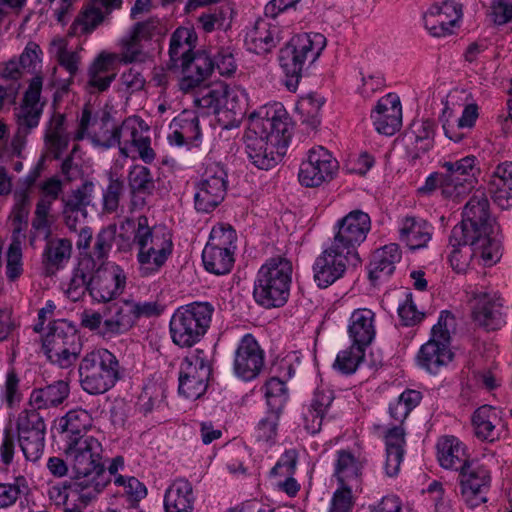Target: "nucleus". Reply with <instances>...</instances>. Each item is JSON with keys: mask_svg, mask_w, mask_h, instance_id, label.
<instances>
[{"mask_svg": "<svg viewBox=\"0 0 512 512\" xmlns=\"http://www.w3.org/2000/svg\"><path fill=\"white\" fill-rule=\"evenodd\" d=\"M291 130V119L281 103L260 107L249 116L245 134L248 158L259 169L274 167L286 153Z\"/></svg>", "mask_w": 512, "mask_h": 512, "instance_id": "1", "label": "nucleus"}, {"mask_svg": "<svg viewBox=\"0 0 512 512\" xmlns=\"http://www.w3.org/2000/svg\"><path fill=\"white\" fill-rule=\"evenodd\" d=\"M65 455L81 488V499L91 500L109 483L102 462V445L94 437H73L66 440Z\"/></svg>", "mask_w": 512, "mask_h": 512, "instance_id": "2", "label": "nucleus"}, {"mask_svg": "<svg viewBox=\"0 0 512 512\" xmlns=\"http://www.w3.org/2000/svg\"><path fill=\"white\" fill-rule=\"evenodd\" d=\"M196 37L188 28L176 29L170 38L169 68H181L180 89L188 92L199 86L213 71L211 56L205 51L193 53Z\"/></svg>", "mask_w": 512, "mask_h": 512, "instance_id": "3", "label": "nucleus"}, {"mask_svg": "<svg viewBox=\"0 0 512 512\" xmlns=\"http://www.w3.org/2000/svg\"><path fill=\"white\" fill-rule=\"evenodd\" d=\"M326 47V38L320 33L294 36L280 50L279 61L286 74L285 86L289 91L298 87L302 72L313 64Z\"/></svg>", "mask_w": 512, "mask_h": 512, "instance_id": "4", "label": "nucleus"}, {"mask_svg": "<svg viewBox=\"0 0 512 512\" xmlns=\"http://www.w3.org/2000/svg\"><path fill=\"white\" fill-rule=\"evenodd\" d=\"M449 262L457 273L469 268L474 256L479 255L485 266H492L501 257V244L497 238H482L465 234L462 226H454L449 236Z\"/></svg>", "mask_w": 512, "mask_h": 512, "instance_id": "5", "label": "nucleus"}, {"mask_svg": "<svg viewBox=\"0 0 512 512\" xmlns=\"http://www.w3.org/2000/svg\"><path fill=\"white\" fill-rule=\"evenodd\" d=\"M291 262L281 256L270 258L259 269L254 286L255 300L267 307H280L289 297Z\"/></svg>", "mask_w": 512, "mask_h": 512, "instance_id": "6", "label": "nucleus"}, {"mask_svg": "<svg viewBox=\"0 0 512 512\" xmlns=\"http://www.w3.org/2000/svg\"><path fill=\"white\" fill-rule=\"evenodd\" d=\"M149 127L139 117L126 118L120 125H113L96 137V142L105 148L119 147L122 156L129 157L131 148H135L140 158L150 163L155 159V152L150 146L147 135Z\"/></svg>", "mask_w": 512, "mask_h": 512, "instance_id": "7", "label": "nucleus"}, {"mask_svg": "<svg viewBox=\"0 0 512 512\" xmlns=\"http://www.w3.org/2000/svg\"><path fill=\"white\" fill-rule=\"evenodd\" d=\"M79 378L82 389L99 395L111 389L119 379V363L107 349H96L87 353L79 364Z\"/></svg>", "mask_w": 512, "mask_h": 512, "instance_id": "8", "label": "nucleus"}, {"mask_svg": "<svg viewBox=\"0 0 512 512\" xmlns=\"http://www.w3.org/2000/svg\"><path fill=\"white\" fill-rule=\"evenodd\" d=\"M213 311L208 302H194L179 308L170 321L173 342L180 347H191L200 341L210 326Z\"/></svg>", "mask_w": 512, "mask_h": 512, "instance_id": "9", "label": "nucleus"}, {"mask_svg": "<svg viewBox=\"0 0 512 512\" xmlns=\"http://www.w3.org/2000/svg\"><path fill=\"white\" fill-rule=\"evenodd\" d=\"M43 349L52 363L68 368L77 360L82 350V341L73 325L66 320H57L50 326Z\"/></svg>", "mask_w": 512, "mask_h": 512, "instance_id": "10", "label": "nucleus"}, {"mask_svg": "<svg viewBox=\"0 0 512 512\" xmlns=\"http://www.w3.org/2000/svg\"><path fill=\"white\" fill-rule=\"evenodd\" d=\"M454 326V317L449 311H442L438 322L432 328V337L419 352L418 360L422 367L431 373L452 360L449 350L450 328Z\"/></svg>", "mask_w": 512, "mask_h": 512, "instance_id": "11", "label": "nucleus"}, {"mask_svg": "<svg viewBox=\"0 0 512 512\" xmlns=\"http://www.w3.org/2000/svg\"><path fill=\"white\" fill-rule=\"evenodd\" d=\"M236 238L235 231L229 225L219 224L213 227L202 252L203 264L207 271L217 275L230 271L234 262L231 247Z\"/></svg>", "mask_w": 512, "mask_h": 512, "instance_id": "12", "label": "nucleus"}, {"mask_svg": "<svg viewBox=\"0 0 512 512\" xmlns=\"http://www.w3.org/2000/svg\"><path fill=\"white\" fill-rule=\"evenodd\" d=\"M210 374L209 355L203 350H196L187 356L181 365L179 393L188 399H198L207 389Z\"/></svg>", "mask_w": 512, "mask_h": 512, "instance_id": "13", "label": "nucleus"}, {"mask_svg": "<svg viewBox=\"0 0 512 512\" xmlns=\"http://www.w3.org/2000/svg\"><path fill=\"white\" fill-rule=\"evenodd\" d=\"M441 192L446 198H459L467 194L476 181L479 169L474 156H466L457 161L442 164Z\"/></svg>", "mask_w": 512, "mask_h": 512, "instance_id": "14", "label": "nucleus"}, {"mask_svg": "<svg viewBox=\"0 0 512 512\" xmlns=\"http://www.w3.org/2000/svg\"><path fill=\"white\" fill-rule=\"evenodd\" d=\"M337 232L331 243L345 251L354 261L360 257L357 247L366 239L371 228V220L367 213L354 210L337 223Z\"/></svg>", "mask_w": 512, "mask_h": 512, "instance_id": "15", "label": "nucleus"}, {"mask_svg": "<svg viewBox=\"0 0 512 512\" xmlns=\"http://www.w3.org/2000/svg\"><path fill=\"white\" fill-rule=\"evenodd\" d=\"M226 178L227 173L222 166L218 164L207 166L194 195L197 211L208 213L223 201L227 189Z\"/></svg>", "mask_w": 512, "mask_h": 512, "instance_id": "16", "label": "nucleus"}, {"mask_svg": "<svg viewBox=\"0 0 512 512\" xmlns=\"http://www.w3.org/2000/svg\"><path fill=\"white\" fill-rule=\"evenodd\" d=\"M463 17V8L455 0L436 1L423 13V24L433 37L451 35Z\"/></svg>", "mask_w": 512, "mask_h": 512, "instance_id": "17", "label": "nucleus"}, {"mask_svg": "<svg viewBox=\"0 0 512 512\" xmlns=\"http://www.w3.org/2000/svg\"><path fill=\"white\" fill-rule=\"evenodd\" d=\"M159 22L154 18L135 23L130 31L119 40L120 62L128 64L144 62L148 58L145 43L150 41L158 29Z\"/></svg>", "mask_w": 512, "mask_h": 512, "instance_id": "18", "label": "nucleus"}, {"mask_svg": "<svg viewBox=\"0 0 512 512\" xmlns=\"http://www.w3.org/2000/svg\"><path fill=\"white\" fill-rule=\"evenodd\" d=\"M359 262L331 243L314 262V280L319 287L326 288L341 278L348 266L355 267Z\"/></svg>", "mask_w": 512, "mask_h": 512, "instance_id": "19", "label": "nucleus"}, {"mask_svg": "<svg viewBox=\"0 0 512 512\" xmlns=\"http://www.w3.org/2000/svg\"><path fill=\"white\" fill-rule=\"evenodd\" d=\"M42 90V78L34 77L24 94V98L19 107L14 110V117L17 124V132L15 141L21 142L39 124L42 115V107L40 104V95Z\"/></svg>", "mask_w": 512, "mask_h": 512, "instance_id": "20", "label": "nucleus"}, {"mask_svg": "<svg viewBox=\"0 0 512 512\" xmlns=\"http://www.w3.org/2000/svg\"><path fill=\"white\" fill-rule=\"evenodd\" d=\"M337 168L338 163L328 150L321 146L312 148L300 165L299 181L306 187H318L331 180Z\"/></svg>", "mask_w": 512, "mask_h": 512, "instance_id": "21", "label": "nucleus"}, {"mask_svg": "<svg viewBox=\"0 0 512 512\" xmlns=\"http://www.w3.org/2000/svg\"><path fill=\"white\" fill-rule=\"evenodd\" d=\"M462 221L456 226H462L465 234L477 238H496L489 214V202L483 191H476L466 203Z\"/></svg>", "mask_w": 512, "mask_h": 512, "instance_id": "22", "label": "nucleus"}, {"mask_svg": "<svg viewBox=\"0 0 512 512\" xmlns=\"http://www.w3.org/2000/svg\"><path fill=\"white\" fill-rule=\"evenodd\" d=\"M126 284L123 269L114 264H101L90 278V296L98 302H111Z\"/></svg>", "mask_w": 512, "mask_h": 512, "instance_id": "23", "label": "nucleus"}, {"mask_svg": "<svg viewBox=\"0 0 512 512\" xmlns=\"http://www.w3.org/2000/svg\"><path fill=\"white\" fill-rule=\"evenodd\" d=\"M490 473L476 461H469L460 470L462 494L466 502L475 507L487 501L486 493L490 486Z\"/></svg>", "mask_w": 512, "mask_h": 512, "instance_id": "24", "label": "nucleus"}, {"mask_svg": "<svg viewBox=\"0 0 512 512\" xmlns=\"http://www.w3.org/2000/svg\"><path fill=\"white\" fill-rule=\"evenodd\" d=\"M264 366V353L250 334L245 335L235 352L234 372L249 381L257 377Z\"/></svg>", "mask_w": 512, "mask_h": 512, "instance_id": "25", "label": "nucleus"}, {"mask_svg": "<svg viewBox=\"0 0 512 512\" xmlns=\"http://www.w3.org/2000/svg\"><path fill=\"white\" fill-rule=\"evenodd\" d=\"M371 119L378 133L393 135L402 124V107L400 99L395 94L382 97L371 112Z\"/></svg>", "mask_w": 512, "mask_h": 512, "instance_id": "26", "label": "nucleus"}, {"mask_svg": "<svg viewBox=\"0 0 512 512\" xmlns=\"http://www.w3.org/2000/svg\"><path fill=\"white\" fill-rule=\"evenodd\" d=\"M135 309L132 301H115L105 306L102 333L112 335L127 332L136 321Z\"/></svg>", "mask_w": 512, "mask_h": 512, "instance_id": "27", "label": "nucleus"}, {"mask_svg": "<svg viewBox=\"0 0 512 512\" xmlns=\"http://www.w3.org/2000/svg\"><path fill=\"white\" fill-rule=\"evenodd\" d=\"M117 54L101 52L88 70V87L91 92H103L116 77L115 63Z\"/></svg>", "mask_w": 512, "mask_h": 512, "instance_id": "28", "label": "nucleus"}, {"mask_svg": "<svg viewBox=\"0 0 512 512\" xmlns=\"http://www.w3.org/2000/svg\"><path fill=\"white\" fill-rule=\"evenodd\" d=\"M70 142V134L66 126L64 114L55 112L47 123L44 134V146L46 153L54 159H59L67 150Z\"/></svg>", "mask_w": 512, "mask_h": 512, "instance_id": "29", "label": "nucleus"}, {"mask_svg": "<svg viewBox=\"0 0 512 512\" xmlns=\"http://www.w3.org/2000/svg\"><path fill=\"white\" fill-rule=\"evenodd\" d=\"M502 300L499 296L483 293L477 297V303L473 310V318L487 330L498 329L503 323Z\"/></svg>", "mask_w": 512, "mask_h": 512, "instance_id": "30", "label": "nucleus"}, {"mask_svg": "<svg viewBox=\"0 0 512 512\" xmlns=\"http://www.w3.org/2000/svg\"><path fill=\"white\" fill-rule=\"evenodd\" d=\"M375 314L370 309H356L350 317L348 334L351 341L368 347L375 338Z\"/></svg>", "mask_w": 512, "mask_h": 512, "instance_id": "31", "label": "nucleus"}, {"mask_svg": "<svg viewBox=\"0 0 512 512\" xmlns=\"http://www.w3.org/2000/svg\"><path fill=\"white\" fill-rule=\"evenodd\" d=\"M500 423L499 411L489 405L479 407L472 417L475 436L482 441L494 442L499 439Z\"/></svg>", "mask_w": 512, "mask_h": 512, "instance_id": "32", "label": "nucleus"}, {"mask_svg": "<svg viewBox=\"0 0 512 512\" xmlns=\"http://www.w3.org/2000/svg\"><path fill=\"white\" fill-rule=\"evenodd\" d=\"M194 500L191 483L186 479H177L166 490L165 512H192Z\"/></svg>", "mask_w": 512, "mask_h": 512, "instance_id": "33", "label": "nucleus"}, {"mask_svg": "<svg viewBox=\"0 0 512 512\" xmlns=\"http://www.w3.org/2000/svg\"><path fill=\"white\" fill-rule=\"evenodd\" d=\"M128 186L133 206H144L145 197L155 190V180L150 169L143 165H134L128 174Z\"/></svg>", "mask_w": 512, "mask_h": 512, "instance_id": "34", "label": "nucleus"}, {"mask_svg": "<svg viewBox=\"0 0 512 512\" xmlns=\"http://www.w3.org/2000/svg\"><path fill=\"white\" fill-rule=\"evenodd\" d=\"M279 41L278 29L264 20H259L246 34L245 42L250 51L264 54L271 51Z\"/></svg>", "mask_w": 512, "mask_h": 512, "instance_id": "35", "label": "nucleus"}, {"mask_svg": "<svg viewBox=\"0 0 512 512\" xmlns=\"http://www.w3.org/2000/svg\"><path fill=\"white\" fill-rule=\"evenodd\" d=\"M400 240L409 249L416 250L426 247L432 238L431 227L426 221L415 217H406L402 220L399 228Z\"/></svg>", "mask_w": 512, "mask_h": 512, "instance_id": "36", "label": "nucleus"}, {"mask_svg": "<svg viewBox=\"0 0 512 512\" xmlns=\"http://www.w3.org/2000/svg\"><path fill=\"white\" fill-rule=\"evenodd\" d=\"M72 254V242L66 238H50L46 240L43 251V264L47 275H53L62 268Z\"/></svg>", "mask_w": 512, "mask_h": 512, "instance_id": "37", "label": "nucleus"}, {"mask_svg": "<svg viewBox=\"0 0 512 512\" xmlns=\"http://www.w3.org/2000/svg\"><path fill=\"white\" fill-rule=\"evenodd\" d=\"M401 259L399 246L391 243L374 252L370 263L369 278L376 281L390 276L395 270V264Z\"/></svg>", "mask_w": 512, "mask_h": 512, "instance_id": "38", "label": "nucleus"}, {"mask_svg": "<svg viewBox=\"0 0 512 512\" xmlns=\"http://www.w3.org/2000/svg\"><path fill=\"white\" fill-rule=\"evenodd\" d=\"M172 242L171 235L163 228H151L146 216H140L137 219V225L134 231L133 243L138 251L144 249L158 248L161 244Z\"/></svg>", "mask_w": 512, "mask_h": 512, "instance_id": "39", "label": "nucleus"}, {"mask_svg": "<svg viewBox=\"0 0 512 512\" xmlns=\"http://www.w3.org/2000/svg\"><path fill=\"white\" fill-rule=\"evenodd\" d=\"M438 460L445 469L461 470L468 463L463 444L454 436L441 438L437 443Z\"/></svg>", "mask_w": 512, "mask_h": 512, "instance_id": "40", "label": "nucleus"}, {"mask_svg": "<svg viewBox=\"0 0 512 512\" xmlns=\"http://www.w3.org/2000/svg\"><path fill=\"white\" fill-rule=\"evenodd\" d=\"M69 394V386L65 381H56L44 388L33 390L30 405L35 409H46L61 404Z\"/></svg>", "mask_w": 512, "mask_h": 512, "instance_id": "41", "label": "nucleus"}, {"mask_svg": "<svg viewBox=\"0 0 512 512\" xmlns=\"http://www.w3.org/2000/svg\"><path fill=\"white\" fill-rule=\"evenodd\" d=\"M448 116H450V112L445 109L443 112V129L445 135L454 142H459L465 136L463 130L471 129L474 126L478 117V108L475 104L467 105L461 117L455 121H451Z\"/></svg>", "mask_w": 512, "mask_h": 512, "instance_id": "42", "label": "nucleus"}, {"mask_svg": "<svg viewBox=\"0 0 512 512\" xmlns=\"http://www.w3.org/2000/svg\"><path fill=\"white\" fill-rule=\"evenodd\" d=\"M173 243L161 244L158 248L144 249L138 251L137 259L139 270L142 276H149L165 264L169 255L172 253Z\"/></svg>", "mask_w": 512, "mask_h": 512, "instance_id": "43", "label": "nucleus"}, {"mask_svg": "<svg viewBox=\"0 0 512 512\" xmlns=\"http://www.w3.org/2000/svg\"><path fill=\"white\" fill-rule=\"evenodd\" d=\"M52 208L46 200H38L34 216L31 222L30 244L33 245L37 238L48 240L52 235V225L55 221L51 214Z\"/></svg>", "mask_w": 512, "mask_h": 512, "instance_id": "44", "label": "nucleus"}, {"mask_svg": "<svg viewBox=\"0 0 512 512\" xmlns=\"http://www.w3.org/2000/svg\"><path fill=\"white\" fill-rule=\"evenodd\" d=\"M91 258L83 259L74 269L68 283L66 294L72 301H78L88 291L90 293Z\"/></svg>", "mask_w": 512, "mask_h": 512, "instance_id": "45", "label": "nucleus"}, {"mask_svg": "<svg viewBox=\"0 0 512 512\" xmlns=\"http://www.w3.org/2000/svg\"><path fill=\"white\" fill-rule=\"evenodd\" d=\"M361 463L348 451H338V458L335 467V476L340 485H359Z\"/></svg>", "mask_w": 512, "mask_h": 512, "instance_id": "46", "label": "nucleus"}, {"mask_svg": "<svg viewBox=\"0 0 512 512\" xmlns=\"http://www.w3.org/2000/svg\"><path fill=\"white\" fill-rule=\"evenodd\" d=\"M407 140L415 145L416 156L427 152L433 145L434 123L428 119L414 121L406 135Z\"/></svg>", "mask_w": 512, "mask_h": 512, "instance_id": "47", "label": "nucleus"}, {"mask_svg": "<svg viewBox=\"0 0 512 512\" xmlns=\"http://www.w3.org/2000/svg\"><path fill=\"white\" fill-rule=\"evenodd\" d=\"M89 422L90 418L85 410H71L60 420V427L67 440H72L73 437H90L84 434Z\"/></svg>", "mask_w": 512, "mask_h": 512, "instance_id": "48", "label": "nucleus"}, {"mask_svg": "<svg viewBox=\"0 0 512 512\" xmlns=\"http://www.w3.org/2000/svg\"><path fill=\"white\" fill-rule=\"evenodd\" d=\"M46 431L18 430L20 447L27 460H38L44 450Z\"/></svg>", "mask_w": 512, "mask_h": 512, "instance_id": "49", "label": "nucleus"}, {"mask_svg": "<svg viewBox=\"0 0 512 512\" xmlns=\"http://www.w3.org/2000/svg\"><path fill=\"white\" fill-rule=\"evenodd\" d=\"M225 95V84L217 83L212 87L202 88L194 98L197 107L207 111V113H220L221 101Z\"/></svg>", "mask_w": 512, "mask_h": 512, "instance_id": "50", "label": "nucleus"}, {"mask_svg": "<svg viewBox=\"0 0 512 512\" xmlns=\"http://www.w3.org/2000/svg\"><path fill=\"white\" fill-rule=\"evenodd\" d=\"M366 348L352 342L349 348L338 353L334 366L342 373H354L364 360Z\"/></svg>", "mask_w": 512, "mask_h": 512, "instance_id": "51", "label": "nucleus"}, {"mask_svg": "<svg viewBox=\"0 0 512 512\" xmlns=\"http://www.w3.org/2000/svg\"><path fill=\"white\" fill-rule=\"evenodd\" d=\"M94 184L90 181L84 182L80 187L73 190L67 197L62 198L63 208L87 211L86 207L92 201Z\"/></svg>", "mask_w": 512, "mask_h": 512, "instance_id": "52", "label": "nucleus"}, {"mask_svg": "<svg viewBox=\"0 0 512 512\" xmlns=\"http://www.w3.org/2000/svg\"><path fill=\"white\" fill-rule=\"evenodd\" d=\"M265 396L271 410L280 412L287 400L285 383L277 377L270 378L265 384Z\"/></svg>", "mask_w": 512, "mask_h": 512, "instance_id": "53", "label": "nucleus"}, {"mask_svg": "<svg viewBox=\"0 0 512 512\" xmlns=\"http://www.w3.org/2000/svg\"><path fill=\"white\" fill-rule=\"evenodd\" d=\"M23 273L21 242L14 239L6 252V276L9 281L17 280Z\"/></svg>", "mask_w": 512, "mask_h": 512, "instance_id": "54", "label": "nucleus"}, {"mask_svg": "<svg viewBox=\"0 0 512 512\" xmlns=\"http://www.w3.org/2000/svg\"><path fill=\"white\" fill-rule=\"evenodd\" d=\"M124 192V182L119 178L110 176L109 183L103 191L102 206L105 213H114L117 211L120 199Z\"/></svg>", "mask_w": 512, "mask_h": 512, "instance_id": "55", "label": "nucleus"}, {"mask_svg": "<svg viewBox=\"0 0 512 512\" xmlns=\"http://www.w3.org/2000/svg\"><path fill=\"white\" fill-rule=\"evenodd\" d=\"M27 490L24 477H17L13 483H0V508L12 506Z\"/></svg>", "mask_w": 512, "mask_h": 512, "instance_id": "56", "label": "nucleus"}, {"mask_svg": "<svg viewBox=\"0 0 512 512\" xmlns=\"http://www.w3.org/2000/svg\"><path fill=\"white\" fill-rule=\"evenodd\" d=\"M104 17L100 8L91 5L82 11L74 24L80 28L81 33L88 34L104 21Z\"/></svg>", "mask_w": 512, "mask_h": 512, "instance_id": "57", "label": "nucleus"}, {"mask_svg": "<svg viewBox=\"0 0 512 512\" xmlns=\"http://www.w3.org/2000/svg\"><path fill=\"white\" fill-rule=\"evenodd\" d=\"M246 104V97L243 91L236 88H229L225 85V95L221 101V111H228L234 115H242Z\"/></svg>", "mask_w": 512, "mask_h": 512, "instance_id": "58", "label": "nucleus"}, {"mask_svg": "<svg viewBox=\"0 0 512 512\" xmlns=\"http://www.w3.org/2000/svg\"><path fill=\"white\" fill-rule=\"evenodd\" d=\"M14 233H20L23 225L27 224L29 215V196L27 192L15 193V206L13 208Z\"/></svg>", "mask_w": 512, "mask_h": 512, "instance_id": "59", "label": "nucleus"}, {"mask_svg": "<svg viewBox=\"0 0 512 512\" xmlns=\"http://www.w3.org/2000/svg\"><path fill=\"white\" fill-rule=\"evenodd\" d=\"M115 233V226H108L97 234L93 248V257L98 261H103L108 256L115 239Z\"/></svg>", "mask_w": 512, "mask_h": 512, "instance_id": "60", "label": "nucleus"}, {"mask_svg": "<svg viewBox=\"0 0 512 512\" xmlns=\"http://www.w3.org/2000/svg\"><path fill=\"white\" fill-rule=\"evenodd\" d=\"M278 411L270 410L265 418H263L255 430V437L258 441L269 442L276 436L278 419Z\"/></svg>", "mask_w": 512, "mask_h": 512, "instance_id": "61", "label": "nucleus"}, {"mask_svg": "<svg viewBox=\"0 0 512 512\" xmlns=\"http://www.w3.org/2000/svg\"><path fill=\"white\" fill-rule=\"evenodd\" d=\"M323 105L321 98L313 94L302 97L297 104V110L306 122L314 123Z\"/></svg>", "mask_w": 512, "mask_h": 512, "instance_id": "62", "label": "nucleus"}, {"mask_svg": "<svg viewBox=\"0 0 512 512\" xmlns=\"http://www.w3.org/2000/svg\"><path fill=\"white\" fill-rule=\"evenodd\" d=\"M37 410L33 408L21 412L17 420V430L46 431L44 419Z\"/></svg>", "mask_w": 512, "mask_h": 512, "instance_id": "63", "label": "nucleus"}, {"mask_svg": "<svg viewBox=\"0 0 512 512\" xmlns=\"http://www.w3.org/2000/svg\"><path fill=\"white\" fill-rule=\"evenodd\" d=\"M490 16L497 25H503L512 20V0H492Z\"/></svg>", "mask_w": 512, "mask_h": 512, "instance_id": "64", "label": "nucleus"}]
</instances>
